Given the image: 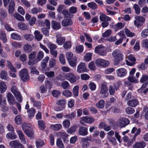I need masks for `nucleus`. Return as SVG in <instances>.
<instances>
[{"label":"nucleus","instance_id":"6e6d98bb","mask_svg":"<svg viewBox=\"0 0 148 148\" xmlns=\"http://www.w3.org/2000/svg\"><path fill=\"white\" fill-rule=\"evenodd\" d=\"M16 123L18 125H20L21 123L22 119L20 115H18L16 117L15 119Z\"/></svg>","mask_w":148,"mask_h":148},{"label":"nucleus","instance_id":"6e6552de","mask_svg":"<svg viewBox=\"0 0 148 148\" xmlns=\"http://www.w3.org/2000/svg\"><path fill=\"white\" fill-rule=\"evenodd\" d=\"M65 77L72 84L75 83L77 80L76 76L72 73H69L66 74Z\"/></svg>","mask_w":148,"mask_h":148},{"label":"nucleus","instance_id":"79ce46f5","mask_svg":"<svg viewBox=\"0 0 148 148\" xmlns=\"http://www.w3.org/2000/svg\"><path fill=\"white\" fill-rule=\"evenodd\" d=\"M7 66L8 68L13 72H16V69L12 65L11 63L8 60L7 61Z\"/></svg>","mask_w":148,"mask_h":148},{"label":"nucleus","instance_id":"dca6fc26","mask_svg":"<svg viewBox=\"0 0 148 148\" xmlns=\"http://www.w3.org/2000/svg\"><path fill=\"white\" fill-rule=\"evenodd\" d=\"M136 131V132L134 135L133 138L132 140V141H131L132 143L135 141L136 137L140 134L141 132V130L140 128L138 129L136 127H134L132 130L131 133L132 134H134Z\"/></svg>","mask_w":148,"mask_h":148},{"label":"nucleus","instance_id":"13d9d810","mask_svg":"<svg viewBox=\"0 0 148 148\" xmlns=\"http://www.w3.org/2000/svg\"><path fill=\"white\" fill-rule=\"evenodd\" d=\"M88 6L89 7L93 10H95L97 8V5L94 2L88 3Z\"/></svg>","mask_w":148,"mask_h":148},{"label":"nucleus","instance_id":"2f4dec72","mask_svg":"<svg viewBox=\"0 0 148 148\" xmlns=\"http://www.w3.org/2000/svg\"><path fill=\"white\" fill-rule=\"evenodd\" d=\"M15 97L16 99V100L19 102H21L22 101V97L21 96V94L19 91H17L14 93Z\"/></svg>","mask_w":148,"mask_h":148},{"label":"nucleus","instance_id":"9d476101","mask_svg":"<svg viewBox=\"0 0 148 148\" xmlns=\"http://www.w3.org/2000/svg\"><path fill=\"white\" fill-rule=\"evenodd\" d=\"M103 47L102 46L100 45L95 47V52L100 55L103 56H105L106 54V52L105 50L102 49Z\"/></svg>","mask_w":148,"mask_h":148},{"label":"nucleus","instance_id":"2eb2a0df","mask_svg":"<svg viewBox=\"0 0 148 148\" xmlns=\"http://www.w3.org/2000/svg\"><path fill=\"white\" fill-rule=\"evenodd\" d=\"M128 59L130 62L126 60V63L127 65L132 66L135 64L136 59L133 55L130 54L128 57Z\"/></svg>","mask_w":148,"mask_h":148},{"label":"nucleus","instance_id":"4468645a","mask_svg":"<svg viewBox=\"0 0 148 148\" xmlns=\"http://www.w3.org/2000/svg\"><path fill=\"white\" fill-rule=\"evenodd\" d=\"M117 75L119 77H123L125 76L127 73L126 70L124 68H120L116 71Z\"/></svg>","mask_w":148,"mask_h":148},{"label":"nucleus","instance_id":"393cba45","mask_svg":"<svg viewBox=\"0 0 148 148\" xmlns=\"http://www.w3.org/2000/svg\"><path fill=\"white\" fill-rule=\"evenodd\" d=\"M34 34L35 39H36L38 41H39L41 40L42 38V36L40 34V32L38 30H36L34 32Z\"/></svg>","mask_w":148,"mask_h":148},{"label":"nucleus","instance_id":"e2e57ef3","mask_svg":"<svg viewBox=\"0 0 148 148\" xmlns=\"http://www.w3.org/2000/svg\"><path fill=\"white\" fill-rule=\"evenodd\" d=\"M53 96L56 97H57L60 95V93L58 90H54L52 92Z\"/></svg>","mask_w":148,"mask_h":148},{"label":"nucleus","instance_id":"680f3d73","mask_svg":"<svg viewBox=\"0 0 148 148\" xmlns=\"http://www.w3.org/2000/svg\"><path fill=\"white\" fill-rule=\"evenodd\" d=\"M147 80H148V75L144 74L141 77L140 82L143 83Z\"/></svg>","mask_w":148,"mask_h":148},{"label":"nucleus","instance_id":"1a4fd4ad","mask_svg":"<svg viewBox=\"0 0 148 148\" xmlns=\"http://www.w3.org/2000/svg\"><path fill=\"white\" fill-rule=\"evenodd\" d=\"M108 88L105 83H103L101 85V89L100 91V93L101 94L103 95H102L103 97L105 98L107 97L108 94L107 92Z\"/></svg>","mask_w":148,"mask_h":148},{"label":"nucleus","instance_id":"de8ad7c7","mask_svg":"<svg viewBox=\"0 0 148 148\" xmlns=\"http://www.w3.org/2000/svg\"><path fill=\"white\" fill-rule=\"evenodd\" d=\"M56 64V60L54 59H50L49 60V65L50 67L52 68L54 67Z\"/></svg>","mask_w":148,"mask_h":148},{"label":"nucleus","instance_id":"4be33fe9","mask_svg":"<svg viewBox=\"0 0 148 148\" xmlns=\"http://www.w3.org/2000/svg\"><path fill=\"white\" fill-rule=\"evenodd\" d=\"M72 23V20L71 19H66L62 21V24L63 26H67L71 25Z\"/></svg>","mask_w":148,"mask_h":148},{"label":"nucleus","instance_id":"bb28decb","mask_svg":"<svg viewBox=\"0 0 148 148\" xmlns=\"http://www.w3.org/2000/svg\"><path fill=\"white\" fill-rule=\"evenodd\" d=\"M17 132L18 134L20 139L21 140L23 144H25L26 143V140L23 133L20 130H17Z\"/></svg>","mask_w":148,"mask_h":148},{"label":"nucleus","instance_id":"72a5a7b5","mask_svg":"<svg viewBox=\"0 0 148 148\" xmlns=\"http://www.w3.org/2000/svg\"><path fill=\"white\" fill-rule=\"evenodd\" d=\"M7 86L4 82H0V91L1 93L4 92L7 89Z\"/></svg>","mask_w":148,"mask_h":148},{"label":"nucleus","instance_id":"052dcab7","mask_svg":"<svg viewBox=\"0 0 148 148\" xmlns=\"http://www.w3.org/2000/svg\"><path fill=\"white\" fill-rule=\"evenodd\" d=\"M88 86L92 91L95 90L96 88V85L94 82H90L89 85Z\"/></svg>","mask_w":148,"mask_h":148},{"label":"nucleus","instance_id":"864d4df0","mask_svg":"<svg viewBox=\"0 0 148 148\" xmlns=\"http://www.w3.org/2000/svg\"><path fill=\"white\" fill-rule=\"evenodd\" d=\"M79 87L78 86H76L73 89V92L74 97H77L78 95V90Z\"/></svg>","mask_w":148,"mask_h":148},{"label":"nucleus","instance_id":"c85d7f7f","mask_svg":"<svg viewBox=\"0 0 148 148\" xmlns=\"http://www.w3.org/2000/svg\"><path fill=\"white\" fill-rule=\"evenodd\" d=\"M6 137L12 140L15 139L17 138V136L15 134L14 132H12L8 133L6 134Z\"/></svg>","mask_w":148,"mask_h":148},{"label":"nucleus","instance_id":"20e7f679","mask_svg":"<svg viewBox=\"0 0 148 148\" xmlns=\"http://www.w3.org/2000/svg\"><path fill=\"white\" fill-rule=\"evenodd\" d=\"M130 122V121L127 118H121L117 121V124L119 127L123 128L128 125Z\"/></svg>","mask_w":148,"mask_h":148},{"label":"nucleus","instance_id":"8fccbe9b","mask_svg":"<svg viewBox=\"0 0 148 148\" xmlns=\"http://www.w3.org/2000/svg\"><path fill=\"white\" fill-rule=\"evenodd\" d=\"M42 9L39 8L37 9L36 8H34L31 10V13L33 14H36L38 12H40L42 11Z\"/></svg>","mask_w":148,"mask_h":148},{"label":"nucleus","instance_id":"c03bdc74","mask_svg":"<svg viewBox=\"0 0 148 148\" xmlns=\"http://www.w3.org/2000/svg\"><path fill=\"white\" fill-rule=\"evenodd\" d=\"M13 16L18 20L20 21H23L24 20L23 17L17 13H14Z\"/></svg>","mask_w":148,"mask_h":148},{"label":"nucleus","instance_id":"c756f323","mask_svg":"<svg viewBox=\"0 0 148 148\" xmlns=\"http://www.w3.org/2000/svg\"><path fill=\"white\" fill-rule=\"evenodd\" d=\"M82 119L84 121V122L89 123H92L95 121V119L92 117H82Z\"/></svg>","mask_w":148,"mask_h":148},{"label":"nucleus","instance_id":"a19ab883","mask_svg":"<svg viewBox=\"0 0 148 148\" xmlns=\"http://www.w3.org/2000/svg\"><path fill=\"white\" fill-rule=\"evenodd\" d=\"M104 101L103 100H101L96 104V105L98 108H102L104 107Z\"/></svg>","mask_w":148,"mask_h":148},{"label":"nucleus","instance_id":"37998d69","mask_svg":"<svg viewBox=\"0 0 148 148\" xmlns=\"http://www.w3.org/2000/svg\"><path fill=\"white\" fill-rule=\"evenodd\" d=\"M11 37L12 39L17 40H20L21 39L20 35L15 33H12Z\"/></svg>","mask_w":148,"mask_h":148},{"label":"nucleus","instance_id":"774afa93","mask_svg":"<svg viewBox=\"0 0 148 148\" xmlns=\"http://www.w3.org/2000/svg\"><path fill=\"white\" fill-rule=\"evenodd\" d=\"M141 35L143 38L148 36V29H145L143 30L142 32Z\"/></svg>","mask_w":148,"mask_h":148},{"label":"nucleus","instance_id":"3c124183","mask_svg":"<svg viewBox=\"0 0 148 148\" xmlns=\"http://www.w3.org/2000/svg\"><path fill=\"white\" fill-rule=\"evenodd\" d=\"M125 32L127 36L132 37L135 36L134 33L130 31L127 28H126L125 29Z\"/></svg>","mask_w":148,"mask_h":148},{"label":"nucleus","instance_id":"c9c22d12","mask_svg":"<svg viewBox=\"0 0 148 148\" xmlns=\"http://www.w3.org/2000/svg\"><path fill=\"white\" fill-rule=\"evenodd\" d=\"M25 39L28 41H32L34 39L33 36L30 34H27L23 35Z\"/></svg>","mask_w":148,"mask_h":148},{"label":"nucleus","instance_id":"49530a36","mask_svg":"<svg viewBox=\"0 0 148 148\" xmlns=\"http://www.w3.org/2000/svg\"><path fill=\"white\" fill-rule=\"evenodd\" d=\"M27 112L29 118H31L34 116L35 110L34 108H31L30 109L27 110Z\"/></svg>","mask_w":148,"mask_h":148},{"label":"nucleus","instance_id":"0e129e2a","mask_svg":"<svg viewBox=\"0 0 148 148\" xmlns=\"http://www.w3.org/2000/svg\"><path fill=\"white\" fill-rule=\"evenodd\" d=\"M56 144L60 148H64L62 140L60 139H58L57 140Z\"/></svg>","mask_w":148,"mask_h":148},{"label":"nucleus","instance_id":"0eeeda50","mask_svg":"<svg viewBox=\"0 0 148 148\" xmlns=\"http://www.w3.org/2000/svg\"><path fill=\"white\" fill-rule=\"evenodd\" d=\"M9 145L12 148H24L23 145L17 140L11 141Z\"/></svg>","mask_w":148,"mask_h":148},{"label":"nucleus","instance_id":"09e8293b","mask_svg":"<svg viewBox=\"0 0 148 148\" xmlns=\"http://www.w3.org/2000/svg\"><path fill=\"white\" fill-rule=\"evenodd\" d=\"M24 49L27 53H29L32 50V46L29 45H26L24 46Z\"/></svg>","mask_w":148,"mask_h":148},{"label":"nucleus","instance_id":"bf43d9fd","mask_svg":"<svg viewBox=\"0 0 148 148\" xmlns=\"http://www.w3.org/2000/svg\"><path fill=\"white\" fill-rule=\"evenodd\" d=\"M63 95L66 97H70L72 95L71 91L68 90H64L62 92Z\"/></svg>","mask_w":148,"mask_h":148},{"label":"nucleus","instance_id":"a211bd4d","mask_svg":"<svg viewBox=\"0 0 148 148\" xmlns=\"http://www.w3.org/2000/svg\"><path fill=\"white\" fill-rule=\"evenodd\" d=\"M86 66L85 63L81 62L78 66L77 72L79 73H82L86 70Z\"/></svg>","mask_w":148,"mask_h":148},{"label":"nucleus","instance_id":"aec40b11","mask_svg":"<svg viewBox=\"0 0 148 148\" xmlns=\"http://www.w3.org/2000/svg\"><path fill=\"white\" fill-rule=\"evenodd\" d=\"M78 133L80 135H86L88 134L87 129L84 127H80Z\"/></svg>","mask_w":148,"mask_h":148},{"label":"nucleus","instance_id":"f257e3e1","mask_svg":"<svg viewBox=\"0 0 148 148\" xmlns=\"http://www.w3.org/2000/svg\"><path fill=\"white\" fill-rule=\"evenodd\" d=\"M112 55L114 58V65H118L123 59V55L120 50L116 49L113 51Z\"/></svg>","mask_w":148,"mask_h":148},{"label":"nucleus","instance_id":"ddd939ff","mask_svg":"<svg viewBox=\"0 0 148 148\" xmlns=\"http://www.w3.org/2000/svg\"><path fill=\"white\" fill-rule=\"evenodd\" d=\"M56 37V43L59 45H62L65 41V38L62 37L61 35L60 34H57Z\"/></svg>","mask_w":148,"mask_h":148},{"label":"nucleus","instance_id":"603ef678","mask_svg":"<svg viewBox=\"0 0 148 148\" xmlns=\"http://www.w3.org/2000/svg\"><path fill=\"white\" fill-rule=\"evenodd\" d=\"M62 87L64 89H67L70 87V85L69 82L67 81L63 82L61 84Z\"/></svg>","mask_w":148,"mask_h":148},{"label":"nucleus","instance_id":"7c9ffc66","mask_svg":"<svg viewBox=\"0 0 148 148\" xmlns=\"http://www.w3.org/2000/svg\"><path fill=\"white\" fill-rule=\"evenodd\" d=\"M70 66L72 67L75 66L77 64V58L74 57L72 59L68 61Z\"/></svg>","mask_w":148,"mask_h":148},{"label":"nucleus","instance_id":"5701e85b","mask_svg":"<svg viewBox=\"0 0 148 148\" xmlns=\"http://www.w3.org/2000/svg\"><path fill=\"white\" fill-rule=\"evenodd\" d=\"M138 100L135 99H132L127 102V104L132 107H134L136 106L138 104Z\"/></svg>","mask_w":148,"mask_h":148},{"label":"nucleus","instance_id":"a878e982","mask_svg":"<svg viewBox=\"0 0 148 148\" xmlns=\"http://www.w3.org/2000/svg\"><path fill=\"white\" fill-rule=\"evenodd\" d=\"M51 24L52 28L53 29L57 30L60 28V25L58 22L53 21L51 22Z\"/></svg>","mask_w":148,"mask_h":148},{"label":"nucleus","instance_id":"f8f14e48","mask_svg":"<svg viewBox=\"0 0 148 148\" xmlns=\"http://www.w3.org/2000/svg\"><path fill=\"white\" fill-rule=\"evenodd\" d=\"M7 98L8 101L11 105H13L16 103V102L14 97L10 92L7 93Z\"/></svg>","mask_w":148,"mask_h":148},{"label":"nucleus","instance_id":"e433bc0d","mask_svg":"<svg viewBox=\"0 0 148 148\" xmlns=\"http://www.w3.org/2000/svg\"><path fill=\"white\" fill-rule=\"evenodd\" d=\"M77 127L76 125L71 126L67 130V132L69 134H71L75 132V131Z\"/></svg>","mask_w":148,"mask_h":148},{"label":"nucleus","instance_id":"4d7b16f0","mask_svg":"<svg viewBox=\"0 0 148 148\" xmlns=\"http://www.w3.org/2000/svg\"><path fill=\"white\" fill-rule=\"evenodd\" d=\"M125 111L128 114H132L134 112L135 110L133 108L129 107L126 108Z\"/></svg>","mask_w":148,"mask_h":148},{"label":"nucleus","instance_id":"f704fd0d","mask_svg":"<svg viewBox=\"0 0 148 148\" xmlns=\"http://www.w3.org/2000/svg\"><path fill=\"white\" fill-rule=\"evenodd\" d=\"M62 127V125L60 124L52 125L50 126V128L53 130L58 131Z\"/></svg>","mask_w":148,"mask_h":148},{"label":"nucleus","instance_id":"473e14b6","mask_svg":"<svg viewBox=\"0 0 148 148\" xmlns=\"http://www.w3.org/2000/svg\"><path fill=\"white\" fill-rule=\"evenodd\" d=\"M0 39L4 43H6L7 41L6 36L5 33L3 32H0Z\"/></svg>","mask_w":148,"mask_h":148},{"label":"nucleus","instance_id":"7ed1b4c3","mask_svg":"<svg viewBox=\"0 0 148 148\" xmlns=\"http://www.w3.org/2000/svg\"><path fill=\"white\" fill-rule=\"evenodd\" d=\"M135 20L134 21V24L137 27L142 26L145 21V19L143 17L138 16L134 17Z\"/></svg>","mask_w":148,"mask_h":148},{"label":"nucleus","instance_id":"b1692460","mask_svg":"<svg viewBox=\"0 0 148 148\" xmlns=\"http://www.w3.org/2000/svg\"><path fill=\"white\" fill-rule=\"evenodd\" d=\"M100 14H101L99 16V19L101 21L103 22L105 21H110L111 20L110 18L106 16L102 13L101 12Z\"/></svg>","mask_w":148,"mask_h":148},{"label":"nucleus","instance_id":"423d86ee","mask_svg":"<svg viewBox=\"0 0 148 148\" xmlns=\"http://www.w3.org/2000/svg\"><path fill=\"white\" fill-rule=\"evenodd\" d=\"M48 45L50 49L51 54L54 57L56 58L58 53L57 51L56 50L57 46L55 44L52 43H49Z\"/></svg>","mask_w":148,"mask_h":148},{"label":"nucleus","instance_id":"cd10ccee","mask_svg":"<svg viewBox=\"0 0 148 148\" xmlns=\"http://www.w3.org/2000/svg\"><path fill=\"white\" fill-rule=\"evenodd\" d=\"M18 27L23 30H27L28 29L27 25L25 23L22 22H19L18 23Z\"/></svg>","mask_w":148,"mask_h":148},{"label":"nucleus","instance_id":"39448f33","mask_svg":"<svg viewBox=\"0 0 148 148\" xmlns=\"http://www.w3.org/2000/svg\"><path fill=\"white\" fill-rule=\"evenodd\" d=\"M95 62L97 65L99 67H106L110 64L108 61L101 59H97Z\"/></svg>","mask_w":148,"mask_h":148},{"label":"nucleus","instance_id":"f3484780","mask_svg":"<svg viewBox=\"0 0 148 148\" xmlns=\"http://www.w3.org/2000/svg\"><path fill=\"white\" fill-rule=\"evenodd\" d=\"M148 83L147 82L144 83L142 85L140 88L138 89L137 91L139 93L142 94L143 93L145 94L148 91V89L146 88L145 89L148 84Z\"/></svg>","mask_w":148,"mask_h":148},{"label":"nucleus","instance_id":"6ab92c4d","mask_svg":"<svg viewBox=\"0 0 148 148\" xmlns=\"http://www.w3.org/2000/svg\"><path fill=\"white\" fill-rule=\"evenodd\" d=\"M146 145L145 142L141 141L136 142L133 146V148H144Z\"/></svg>","mask_w":148,"mask_h":148},{"label":"nucleus","instance_id":"a18cd8bd","mask_svg":"<svg viewBox=\"0 0 148 148\" xmlns=\"http://www.w3.org/2000/svg\"><path fill=\"white\" fill-rule=\"evenodd\" d=\"M36 147L38 148H41V146L44 145L45 144L44 142L40 139H38L36 141Z\"/></svg>","mask_w":148,"mask_h":148},{"label":"nucleus","instance_id":"4c0bfd02","mask_svg":"<svg viewBox=\"0 0 148 148\" xmlns=\"http://www.w3.org/2000/svg\"><path fill=\"white\" fill-rule=\"evenodd\" d=\"M1 77V79L4 80H6L8 77V73L5 70H2L0 74Z\"/></svg>","mask_w":148,"mask_h":148},{"label":"nucleus","instance_id":"58836bf2","mask_svg":"<svg viewBox=\"0 0 148 148\" xmlns=\"http://www.w3.org/2000/svg\"><path fill=\"white\" fill-rule=\"evenodd\" d=\"M62 13L65 17L71 18L73 16V15L71 14L67 10H64L62 12Z\"/></svg>","mask_w":148,"mask_h":148},{"label":"nucleus","instance_id":"f03ea898","mask_svg":"<svg viewBox=\"0 0 148 148\" xmlns=\"http://www.w3.org/2000/svg\"><path fill=\"white\" fill-rule=\"evenodd\" d=\"M19 75L22 80L23 82L27 81L29 79V76L27 70L23 69L19 71Z\"/></svg>","mask_w":148,"mask_h":148},{"label":"nucleus","instance_id":"338daca9","mask_svg":"<svg viewBox=\"0 0 148 148\" xmlns=\"http://www.w3.org/2000/svg\"><path fill=\"white\" fill-rule=\"evenodd\" d=\"M0 12V14L1 17L3 18H5L7 16V14L6 11L3 9H1Z\"/></svg>","mask_w":148,"mask_h":148},{"label":"nucleus","instance_id":"5fc2aeb1","mask_svg":"<svg viewBox=\"0 0 148 148\" xmlns=\"http://www.w3.org/2000/svg\"><path fill=\"white\" fill-rule=\"evenodd\" d=\"M63 125L64 127L66 128H68L69 127L70 125V121L68 119H65L63 121Z\"/></svg>","mask_w":148,"mask_h":148},{"label":"nucleus","instance_id":"ea45409f","mask_svg":"<svg viewBox=\"0 0 148 148\" xmlns=\"http://www.w3.org/2000/svg\"><path fill=\"white\" fill-rule=\"evenodd\" d=\"M75 114L73 112H72L70 114L65 115L64 116V117L66 119H69L71 120L74 119L75 117Z\"/></svg>","mask_w":148,"mask_h":148},{"label":"nucleus","instance_id":"9b49d317","mask_svg":"<svg viewBox=\"0 0 148 148\" xmlns=\"http://www.w3.org/2000/svg\"><path fill=\"white\" fill-rule=\"evenodd\" d=\"M29 128L26 124H24L22 125V128L23 131L25 132L28 136L31 137L33 136V133L32 132L29 131L28 130L29 129Z\"/></svg>","mask_w":148,"mask_h":148},{"label":"nucleus","instance_id":"69168bd1","mask_svg":"<svg viewBox=\"0 0 148 148\" xmlns=\"http://www.w3.org/2000/svg\"><path fill=\"white\" fill-rule=\"evenodd\" d=\"M133 8L135 10V12L136 14H139L140 12V8L138 5L135 4L133 6Z\"/></svg>","mask_w":148,"mask_h":148},{"label":"nucleus","instance_id":"412c9836","mask_svg":"<svg viewBox=\"0 0 148 148\" xmlns=\"http://www.w3.org/2000/svg\"><path fill=\"white\" fill-rule=\"evenodd\" d=\"M15 3L13 0L10 1L9 3L8 12L9 13L12 14L14 10Z\"/></svg>","mask_w":148,"mask_h":148}]
</instances>
